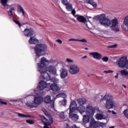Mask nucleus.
Returning a JSON list of instances; mask_svg holds the SVG:
<instances>
[{
    "label": "nucleus",
    "instance_id": "1",
    "mask_svg": "<svg viewBox=\"0 0 128 128\" xmlns=\"http://www.w3.org/2000/svg\"><path fill=\"white\" fill-rule=\"evenodd\" d=\"M48 64V60H46L44 57L42 58H41V62L38 64L37 70L40 74V78L42 80H46L48 78H50V76L46 73V72H48L54 74V76H58L56 74V66H49L46 67Z\"/></svg>",
    "mask_w": 128,
    "mask_h": 128
},
{
    "label": "nucleus",
    "instance_id": "2",
    "mask_svg": "<svg viewBox=\"0 0 128 128\" xmlns=\"http://www.w3.org/2000/svg\"><path fill=\"white\" fill-rule=\"evenodd\" d=\"M94 18L95 20H100V24H102L104 26H110V28L116 26V25L118 24V20L117 19H113L110 20L106 18V14H104L98 15Z\"/></svg>",
    "mask_w": 128,
    "mask_h": 128
},
{
    "label": "nucleus",
    "instance_id": "3",
    "mask_svg": "<svg viewBox=\"0 0 128 128\" xmlns=\"http://www.w3.org/2000/svg\"><path fill=\"white\" fill-rule=\"evenodd\" d=\"M96 112H101L98 107H93L92 106L89 104L86 106V114L83 116V122L88 124L90 119L94 116Z\"/></svg>",
    "mask_w": 128,
    "mask_h": 128
},
{
    "label": "nucleus",
    "instance_id": "4",
    "mask_svg": "<svg viewBox=\"0 0 128 128\" xmlns=\"http://www.w3.org/2000/svg\"><path fill=\"white\" fill-rule=\"evenodd\" d=\"M47 48L48 46L44 44H36L34 48L36 58H40V56H43L42 52H46Z\"/></svg>",
    "mask_w": 128,
    "mask_h": 128
},
{
    "label": "nucleus",
    "instance_id": "5",
    "mask_svg": "<svg viewBox=\"0 0 128 128\" xmlns=\"http://www.w3.org/2000/svg\"><path fill=\"white\" fill-rule=\"evenodd\" d=\"M10 6L11 8L8 11V14L10 18L14 22H15L16 24H18V26L20 28V21H18V20L14 18V14H12L14 12H15L16 10L18 4H12L10 5Z\"/></svg>",
    "mask_w": 128,
    "mask_h": 128
},
{
    "label": "nucleus",
    "instance_id": "6",
    "mask_svg": "<svg viewBox=\"0 0 128 128\" xmlns=\"http://www.w3.org/2000/svg\"><path fill=\"white\" fill-rule=\"evenodd\" d=\"M103 100H106L105 108L108 110H110L114 108V101L112 100V95H106L103 98Z\"/></svg>",
    "mask_w": 128,
    "mask_h": 128
},
{
    "label": "nucleus",
    "instance_id": "7",
    "mask_svg": "<svg viewBox=\"0 0 128 128\" xmlns=\"http://www.w3.org/2000/svg\"><path fill=\"white\" fill-rule=\"evenodd\" d=\"M120 68H125L128 69V58L126 56H123L120 58V60H117L116 63Z\"/></svg>",
    "mask_w": 128,
    "mask_h": 128
},
{
    "label": "nucleus",
    "instance_id": "8",
    "mask_svg": "<svg viewBox=\"0 0 128 128\" xmlns=\"http://www.w3.org/2000/svg\"><path fill=\"white\" fill-rule=\"evenodd\" d=\"M68 70L71 74H76L80 72V67L78 65L74 64L69 66Z\"/></svg>",
    "mask_w": 128,
    "mask_h": 128
},
{
    "label": "nucleus",
    "instance_id": "9",
    "mask_svg": "<svg viewBox=\"0 0 128 128\" xmlns=\"http://www.w3.org/2000/svg\"><path fill=\"white\" fill-rule=\"evenodd\" d=\"M38 88L40 90H42L44 88H50V83H46L44 81L39 82V85L38 86Z\"/></svg>",
    "mask_w": 128,
    "mask_h": 128
},
{
    "label": "nucleus",
    "instance_id": "10",
    "mask_svg": "<svg viewBox=\"0 0 128 128\" xmlns=\"http://www.w3.org/2000/svg\"><path fill=\"white\" fill-rule=\"evenodd\" d=\"M34 100L35 104L38 108V106H40V104H42V103L44 102V98L38 95L36 96H34Z\"/></svg>",
    "mask_w": 128,
    "mask_h": 128
},
{
    "label": "nucleus",
    "instance_id": "11",
    "mask_svg": "<svg viewBox=\"0 0 128 128\" xmlns=\"http://www.w3.org/2000/svg\"><path fill=\"white\" fill-rule=\"evenodd\" d=\"M102 124L100 122H96L94 118H92L90 122V128H97L100 126Z\"/></svg>",
    "mask_w": 128,
    "mask_h": 128
},
{
    "label": "nucleus",
    "instance_id": "12",
    "mask_svg": "<svg viewBox=\"0 0 128 128\" xmlns=\"http://www.w3.org/2000/svg\"><path fill=\"white\" fill-rule=\"evenodd\" d=\"M89 54L92 56L93 58H95V60H102V55L98 52H90L89 53Z\"/></svg>",
    "mask_w": 128,
    "mask_h": 128
},
{
    "label": "nucleus",
    "instance_id": "13",
    "mask_svg": "<svg viewBox=\"0 0 128 128\" xmlns=\"http://www.w3.org/2000/svg\"><path fill=\"white\" fill-rule=\"evenodd\" d=\"M108 116L100 113H97L95 116V118L98 120H106Z\"/></svg>",
    "mask_w": 128,
    "mask_h": 128
},
{
    "label": "nucleus",
    "instance_id": "14",
    "mask_svg": "<svg viewBox=\"0 0 128 128\" xmlns=\"http://www.w3.org/2000/svg\"><path fill=\"white\" fill-rule=\"evenodd\" d=\"M23 32L26 36H30L34 34V30L32 28H26Z\"/></svg>",
    "mask_w": 128,
    "mask_h": 128
},
{
    "label": "nucleus",
    "instance_id": "15",
    "mask_svg": "<svg viewBox=\"0 0 128 128\" xmlns=\"http://www.w3.org/2000/svg\"><path fill=\"white\" fill-rule=\"evenodd\" d=\"M77 105L75 102H72L70 106V112H74L76 110H78L76 108Z\"/></svg>",
    "mask_w": 128,
    "mask_h": 128
},
{
    "label": "nucleus",
    "instance_id": "16",
    "mask_svg": "<svg viewBox=\"0 0 128 128\" xmlns=\"http://www.w3.org/2000/svg\"><path fill=\"white\" fill-rule=\"evenodd\" d=\"M8 2V0H0L1 6H2L5 10H8V8H10V5Z\"/></svg>",
    "mask_w": 128,
    "mask_h": 128
},
{
    "label": "nucleus",
    "instance_id": "17",
    "mask_svg": "<svg viewBox=\"0 0 128 128\" xmlns=\"http://www.w3.org/2000/svg\"><path fill=\"white\" fill-rule=\"evenodd\" d=\"M26 104L28 106V108H37V106L36 105V104L34 103V100L27 101L26 102Z\"/></svg>",
    "mask_w": 128,
    "mask_h": 128
},
{
    "label": "nucleus",
    "instance_id": "18",
    "mask_svg": "<svg viewBox=\"0 0 128 128\" xmlns=\"http://www.w3.org/2000/svg\"><path fill=\"white\" fill-rule=\"evenodd\" d=\"M28 42L30 44H38V40L36 36H32L28 40Z\"/></svg>",
    "mask_w": 128,
    "mask_h": 128
},
{
    "label": "nucleus",
    "instance_id": "19",
    "mask_svg": "<svg viewBox=\"0 0 128 128\" xmlns=\"http://www.w3.org/2000/svg\"><path fill=\"white\" fill-rule=\"evenodd\" d=\"M48 90H52L54 92H58V86L56 84H52L50 83V87Z\"/></svg>",
    "mask_w": 128,
    "mask_h": 128
},
{
    "label": "nucleus",
    "instance_id": "20",
    "mask_svg": "<svg viewBox=\"0 0 128 128\" xmlns=\"http://www.w3.org/2000/svg\"><path fill=\"white\" fill-rule=\"evenodd\" d=\"M123 24V29L124 30H128V16L124 18Z\"/></svg>",
    "mask_w": 128,
    "mask_h": 128
},
{
    "label": "nucleus",
    "instance_id": "21",
    "mask_svg": "<svg viewBox=\"0 0 128 128\" xmlns=\"http://www.w3.org/2000/svg\"><path fill=\"white\" fill-rule=\"evenodd\" d=\"M43 80H52V82H54L53 84H58V82H60V79H58V78L54 76V77H53L52 78H50H50H48V77H47L46 78V79H43Z\"/></svg>",
    "mask_w": 128,
    "mask_h": 128
},
{
    "label": "nucleus",
    "instance_id": "22",
    "mask_svg": "<svg viewBox=\"0 0 128 128\" xmlns=\"http://www.w3.org/2000/svg\"><path fill=\"white\" fill-rule=\"evenodd\" d=\"M72 112H70V118L72 120L76 122L78 120V116L76 114H73Z\"/></svg>",
    "mask_w": 128,
    "mask_h": 128
},
{
    "label": "nucleus",
    "instance_id": "23",
    "mask_svg": "<svg viewBox=\"0 0 128 128\" xmlns=\"http://www.w3.org/2000/svg\"><path fill=\"white\" fill-rule=\"evenodd\" d=\"M77 110L78 111L80 114H82L84 112H86V106H80L79 107L77 108Z\"/></svg>",
    "mask_w": 128,
    "mask_h": 128
},
{
    "label": "nucleus",
    "instance_id": "24",
    "mask_svg": "<svg viewBox=\"0 0 128 128\" xmlns=\"http://www.w3.org/2000/svg\"><path fill=\"white\" fill-rule=\"evenodd\" d=\"M60 76L61 78H66L68 76V70L66 69H62L60 74Z\"/></svg>",
    "mask_w": 128,
    "mask_h": 128
},
{
    "label": "nucleus",
    "instance_id": "25",
    "mask_svg": "<svg viewBox=\"0 0 128 128\" xmlns=\"http://www.w3.org/2000/svg\"><path fill=\"white\" fill-rule=\"evenodd\" d=\"M56 118H60L62 120H64L66 118V116H64V112H56Z\"/></svg>",
    "mask_w": 128,
    "mask_h": 128
},
{
    "label": "nucleus",
    "instance_id": "26",
    "mask_svg": "<svg viewBox=\"0 0 128 128\" xmlns=\"http://www.w3.org/2000/svg\"><path fill=\"white\" fill-rule=\"evenodd\" d=\"M78 104L80 106H82L83 104H86V100L84 98H80L77 100Z\"/></svg>",
    "mask_w": 128,
    "mask_h": 128
},
{
    "label": "nucleus",
    "instance_id": "27",
    "mask_svg": "<svg viewBox=\"0 0 128 128\" xmlns=\"http://www.w3.org/2000/svg\"><path fill=\"white\" fill-rule=\"evenodd\" d=\"M77 20L80 22L86 24V19L84 16H78L77 17Z\"/></svg>",
    "mask_w": 128,
    "mask_h": 128
},
{
    "label": "nucleus",
    "instance_id": "28",
    "mask_svg": "<svg viewBox=\"0 0 128 128\" xmlns=\"http://www.w3.org/2000/svg\"><path fill=\"white\" fill-rule=\"evenodd\" d=\"M65 6H66V8L68 12H72V4L69 2L68 4Z\"/></svg>",
    "mask_w": 128,
    "mask_h": 128
},
{
    "label": "nucleus",
    "instance_id": "29",
    "mask_svg": "<svg viewBox=\"0 0 128 128\" xmlns=\"http://www.w3.org/2000/svg\"><path fill=\"white\" fill-rule=\"evenodd\" d=\"M44 100V102H46V104H50V102H52V100H50V96H46L44 98L43 100Z\"/></svg>",
    "mask_w": 128,
    "mask_h": 128
},
{
    "label": "nucleus",
    "instance_id": "30",
    "mask_svg": "<svg viewBox=\"0 0 128 128\" xmlns=\"http://www.w3.org/2000/svg\"><path fill=\"white\" fill-rule=\"evenodd\" d=\"M17 12L19 14H22V16H24V11L20 6H18Z\"/></svg>",
    "mask_w": 128,
    "mask_h": 128
},
{
    "label": "nucleus",
    "instance_id": "31",
    "mask_svg": "<svg viewBox=\"0 0 128 128\" xmlns=\"http://www.w3.org/2000/svg\"><path fill=\"white\" fill-rule=\"evenodd\" d=\"M88 4H91V6H92L94 8H96L98 6V5L96 4V3L94 1V0H89L88 2Z\"/></svg>",
    "mask_w": 128,
    "mask_h": 128
},
{
    "label": "nucleus",
    "instance_id": "32",
    "mask_svg": "<svg viewBox=\"0 0 128 128\" xmlns=\"http://www.w3.org/2000/svg\"><path fill=\"white\" fill-rule=\"evenodd\" d=\"M17 114H18V116H19V118H30V115L24 114L20 113H17Z\"/></svg>",
    "mask_w": 128,
    "mask_h": 128
},
{
    "label": "nucleus",
    "instance_id": "33",
    "mask_svg": "<svg viewBox=\"0 0 128 128\" xmlns=\"http://www.w3.org/2000/svg\"><path fill=\"white\" fill-rule=\"evenodd\" d=\"M66 98V95L64 93L59 94L56 96V98Z\"/></svg>",
    "mask_w": 128,
    "mask_h": 128
},
{
    "label": "nucleus",
    "instance_id": "34",
    "mask_svg": "<svg viewBox=\"0 0 128 128\" xmlns=\"http://www.w3.org/2000/svg\"><path fill=\"white\" fill-rule=\"evenodd\" d=\"M120 74L124 76H128V72L127 70H121Z\"/></svg>",
    "mask_w": 128,
    "mask_h": 128
},
{
    "label": "nucleus",
    "instance_id": "35",
    "mask_svg": "<svg viewBox=\"0 0 128 128\" xmlns=\"http://www.w3.org/2000/svg\"><path fill=\"white\" fill-rule=\"evenodd\" d=\"M123 114L126 118H128V108L124 110L123 111Z\"/></svg>",
    "mask_w": 128,
    "mask_h": 128
},
{
    "label": "nucleus",
    "instance_id": "36",
    "mask_svg": "<svg viewBox=\"0 0 128 128\" xmlns=\"http://www.w3.org/2000/svg\"><path fill=\"white\" fill-rule=\"evenodd\" d=\"M60 103L61 106H66V100L64 99L60 101Z\"/></svg>",
    "mask_w": 128,
    "mask_h": 128
},
{
    "label": "nucleus",
    "instance_id": "37",
    "mask_svg": "<svg viewBox=\"0 0 128 128\" xmlns=\"http://www.w3.org/2000/svg\"><path fill=\"white\" fill-rule=\"evenodd\" d=\"M61 2L64 6H66L68 4H70V2L68 0H61Z\"/></svg>",
    "mask_w": 128,
    "mask_h": 128
},
{
    "label": "nucleus",
    "instance_id": "38",
    "mask_svg": "<svg viewBox=\"0 0 128 128\" xmlns=\"http://www.w3.org/2000/svg\"><path fill=\"white\" fill-rule=\"evenodd\" d=\"M65 62H68L70 64H72V63L74 62V60H72L70 58H67L66 59V60L65 61Z\"/></svg>",
    "mask_w": 128,
    "mask_h": 128
},
{
    "label": "nucleus",
    "instance_id": "39",
    "mask_svg": "<svg viewBox=\"0 0 128 128\" xmlns=\"http://www.w3.org/2000/svg\"><path fill=\"white\" fill-rule=\"evenodd\" d=\"M26 122H27L28 124H34V120H26Z\"/></svg>",
    "mask_w": 128,
    "mask_h": 128
},
{
    "label": "nucleus",
    "instance_id": "40",
    "mask_svg": "<svg viewBox=\"0 0 128 128\" xmlns=\"http://www.w3.org/2000/svg\"><path fill=\"white\" fill-rule=\"evenodd\" d=\"M102 60H103V62H108V58L106 56L102 58Z\"/></svg>",
    "mask_w": 128,
    "mask_h": 128
},
{
    "label": "nucleus",
    "instance_id": "41",
    "mask_svg": "<svg viewBox=\"0 0 128 128\" xmlns=\"http://www.w3.org/2000/svg\"><path fill=\"white\" fill-rule=\"evenodd\" d=\"M78 42H88V40H86L83 38L82 40H78Z\"/></svg>",
    "mask_w": 128,
    "mask_h": 128
},
{
    "label": "nucleus",
    "instance_id": "42",
    "mask_svg": "<svg viewBox=\"0 0 128 128\" xmlns=\"http://www.w3.org/2000/svg\"><path fill=\"white\" fill-rule=\"evenodd\" d=\"M104 74H112V72H114V71L113 70H107V71H104Z\"/></svg>",
    "mask_w": 128,
    "mask_h": 128
},
{
    "label": "nucleus",
    "instance_id": "43",
    "mask_svg": "<svg viewBox=\"0 0 128 128\" xmlns=\"http://www.w3.org/2000/svg\"><path fill=\"white\" fill-rule=\"evenodd\" d=\"M116 48V44L110 45L108 46V48Z\"/></svg>",
    "mask_w": 128,
    "mask_h": 128
},
{
    "label": "nucleus",
    "instance_id": "44",
    "mask_svg": "<svg viewBox=\"0 0 128 128\" xmlns=\"http://www.w3.org/2000/svg\"><path fill=\"white\" fill-rule=\"evenodd\" d=\"M78 39L70 38L68 40V42H78Z\"/></svg>",
    "mask_w": 128,
    "mask_h": 128
},
{
    "label": "nucleus",
    "instance_id": "45",
    "mask_svg": "<svg viewBox=\"0 0 128 128\" xmlns=\"http://www.w3.org/2000/svg\"><path fill=\"white\" fill-rule=\"evenodd\" d=\"M6 102H4L2 100V99H0V104H6Z\"/></svg>",
    "mask_w": 128,
    "mask_h": 128
},
{
    "label": "nucleus",
    "instance_id": "46",
    "mask_svg": "<svg viewBox=\"0 0 128 128\" xmlns=\"http://www.w3.org/2000/svg\"><path fill=\"white\" fill-rule=\"evenodd\" d=\"M70 125L68 124H64V128H70Z\"/></svg>",
    "mask_w": 128,
    "mask_h": 128
},
{
    "label": "nucleus",
    "instance_id": "47",
    "mask_svg": "<svg viewBox=\"0 0 128 128\" xmlns=\"http://www.w3.org/2000/svg\"><path fill=\"white\" fill-rule=\"evenodd\" d=\"M56 42H58V44H62V40H56Z\"/></svg>",
    "mask_w": 128,
    "mask_h": 128
},
{
    "label": "nucleus",
    "instance_id": "48",
    "mask_svg": "<svg viewBox=\"0 0 128 128\" xmlns=\"http://www.w3.org/2000/svg\"><path fill=\"white\" fill-rule=\"evenodd\" d=\"M42 112H44V114H46V116H48V112H46V110L43 109Z\"/></svg>",
    "mask_w": 128,
    "mask_h": 128
},
{
    "label": "nucleus",
    "instance_id": "49",
    "mask_svg": "<svg viewBox=\"0 0 128 128\" xmlns=\"http://www.w3.org/2000/svg\"><path fill=\"white\" fill-rule=\"evenodd\" d=\"M72 12V14H73V16H74V14H76V10H74V9L72 10H71Z\"/></svg>",
    "mask_w": 128,
    "mask_h": 128
},
{
    "label": "nucleus",
    "instance_id": "50",
    "mask_svg": "<svg viewBox=\"0 0 128 128\" xmlns=\"http://www.w3.org/2000/svg\"><path fill=\"white\" fill-rule=\"evenodd\" d=\"M106 124L101 122V124L100 125V126H102V128H104V126H106Z\"/></svg>",
    "mask_w": 128,
    "mask_h": 128
},
{
    "label": "nucleus",
    "instance_id": "51",
    "mask_svg": "<svg viewBox=\"0 0 128 128\" xmlns=\"http://www.w3.org/2000/svg\"><path fill=\"white\" fill-rule=\"evenodd\" d=\"M119 30H120V28H118L114 29V32H118Z\"/></svg>",
    "mask_w": 128,
    "mask_h": 128
},
{
    "label": "nucleus",
    "instance_id": "52",
    "mask_svg": "<svg viewBox=\"0 0 128 128\" xmlns=\"http://www.w3.org/2000/svg\"><path fill=\"white\" fill-rule=\"evenodd\" d=\"M4 116V112H0V118H2Z\"/></svg>",
    "mask_w": 128,
    "mask_h": 128
},
{
    "label": "nucleus",
    "instance_id": "53",
    "mask_svg": "<svg viewBox=\"0 0 128 128\" xmlns=\"http://www.w3.org/2000/svg\"><path fill=\"white\" fill-rule=\"evenodd\" d=\"M72 128H80L79 127H78L76 126V124H74L72 126Z\"/></svg>",
    "mask_w": 128,
    "mask_h": 128
},
{
    "label": "nucleus",
    "instance_id": "54",
    "mask_svg": "<svg viewBox=\"0 0 128 128\" xmlns=\"http://www.w3.org/2000/svg\"><path fill=\"white\" fill-rule=\"evenodd\" d=\"M10 102H18V100H11Z\"/></svg>",
    "mask_w": 128,
    "mask_h": 128
},
{
    "label": "nucleus",
    "instance_id": "55",
    "mask_svg": "<svg viewBox=\"0 0 128 128\" xmlns=\"http://www.w3.org/2000/svg\"><path fill=\"white\" fill-rule=\"evenodd\" d=\"M112 114H116V112H114V111L112 110Z\"/></svg>",
    "mask_w": 128,
    "mask_h": 128
},
{
    "label": "nucleus",
    "instance_id": "56",
    "mask_svg": "<svg viewBox=\"0 0 128 128\" xmlns=\"http://www.w3.org/2000/svg\"><path fill=\"white\" fill-rule=\"evenodd\" d=\"M118 78V74H117L115 76L116 78Z\"/></svg>",
    "mask_w": 128,
    "mask_h": 128
},
{
    "label": "nucleus",
    "instance_id": "57",
    "mask_svg": "<svg viewBox=\"0 0 128 128\" xmlns=\"http://www.w3.org/2000/svg\"><path fill=\"white\" fill-rule=\"evenodd\" d=\"M88 58V56H84L82 58Z\"/></svg>",
    "mask_w": 128,
    "mask_h": 128
},
{
    "label": "nucleus",
    "instance_id": "58",
    "mask_svg": "<svg viewBox=\"0 0 128 128\" xmlns=\"http://www.w3.org/2000/svg\"><path fill=\"white\" fill-rule=\"evenodd\" d=\"M122 86H124L125 88H126V86L124 84H122Z\"/></svg>",
    "mask_w": 128,
    "mask_h": 128
},
{
    "label": "nucleus",
    "instance_id": "59",
    "mask_svg": "<svg viewBox=\"0 0 128 128\" xmlns=\"http://www.w3.org/2000/svg\"><path fill=\"white\" fill-rule=\"evenodd\" d=\"M85 26H86V28H88V24H85Z\"/></svg>",
    "mask_w": 128,
    "mask_h": 128
},
{
    "label": "nucleus",
    "instance_id": "60",
    "mask_svg": "<svg viewBox=\"0 0 128 128\" xmlns=\"http://www.w3.org/2000/svg\"><path fill=\"white\" fill-rule=\"evenodd\" d=\"M108 112H112V111H110V110H108Z\"/></svg>",
    "mask_w": 128,
    "mask_h": 128
},
{
    "label": "nucleus",
    "instance_id": "61",
    "mask_svg": "<svg viewBox=\"0 0 128 128\" xmlns=\"http://www.w3.org/2000/svg\"><path fill=\"white\" fill-rule=\"evenodd\" d=\"M84 50H88V48H85Z\"/></svg>",
    "mask_w": 128,
    "mask_h": 128
},
{
    "label": "nucleus",
    "instance_id": "62",
    "mask_svg": "<svg viewBox=\"0 0 128 128\" xmlns=\"http://www.w3.org/2000/svg\"><path fill=\"white\" fill-rule=\"evenodd\" d=\"M109 128H114V126H111V127H110Z\"/></svg>",
    "mask_w": 128,
    "mask_h": 128
},
{
    "label": "nucleus",
    "instance_id": "63",
    "mask_svg": "<svg viewBox=\"0 0 128 128\" xmlns=\"http://www.w3.org/2000/svg\"><path fill=\"white\" fill-rule=\"evenodd\" d=\"M88 18H92V17H89Z\"/></svg>",
    "mask_w": 128,
    "mask_h": 128
},
{
    "label": "nucleus",
    "instance_id": "64",
    "mask_svg": "<svg viewBox=\"0 0 128 128\" xmlns=\"http://www.w3.org/2000/svg\"><path fill=\"white\" fill-rule=\"evenodd\" d=\"M30 96V95L27 96H26V97H28V96Z\"/></svg>",
    "mask_w": 128,
    "mask_h": 128
}]
</instances>
